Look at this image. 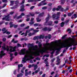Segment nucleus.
Returning a JSON list of instances; mask_svg holds the SVG:
<instances>
[{
  "mask_svg": "<svg viewBox=\"0 0 77 77\" xmlns=\"http://www.w3.org/2000/svg\"><path fill=\"white\" fill-rule=\"evenodd\" d=\"M73 45L74 47V46H76L77 45V42H76L75 40H73L72 42L70 44L69 46H67L66 44L62 45V47H63V48H65L66 50H68V48L70 47H72V46Z\"/></svg>",
  "mask_w": 77,
  "mask_h": 77,
  "instance_id": "nucleus-1",
  "label": "nucleus"
},
{
  "mask_svg": "<svg viewBox=\"0 0 77 77\" xmlns=\"http://www.w3.org/2000/svg\"><path fill=\"white\" fill-rule=\"evenodd\" d=\"M25 57L23 58V59L22 60L23 62L24 63H25L27 60H30V59H34V57L32 56V55H29L28 54H26Z\"/></svg>",
  "mask_w": 77,
  "mask_h": 77,
  "instance_id": "nucleus-2",
  "label": "nucleus"
},
{
  "mask_svg": "<svg viewBox=\"0 0 77 77\" xmlns=\"http://www.w3.org/2000/svg\"><path fill=\"white\" fill-rule=\"evenodd\" d=\"M50 20V16L49 15H48V17L46 18L45 19V20H46L45 23H44V25L45 26H54V24H53V21H49L48 22V21H49V20Z\"/></svg>",
  "mask_w": 77,
  "mask_h": 77,
  "instance_id": "nucleus-3",
  "label": "nucleus"
},
{
  "mask_svg": "<svg viewBox=\"0 0 77 77\" xmlns=\"http://www.w3.org/2000/svg\"><path fill=\"white\" fill-rule=\"evenodd\" d=\"M60 12H58L57 14H54L52 16V18L54 20H59L60 18Z\"/></svg>",
  "mask_w": 77,
  "mask_h": 77,
  "instance_id": "nucleus-4",
  "label": "nucleus"
},
{
  "mask_svg": "<svg viewBox=\"0 0 77 77\" xmlns=\"http://www.w3.org/2000/svg\"><path fill=\"white\" fill-rule=\"evenodd\" d=\"M63 48V47L62 46H61V47L58 48H57L56 47H53L52 48H50V51L53 50V51H55V50H57L58 51H60L61 48Z\"/></svg>",
  "mask_w": 77,
  "mask_h": 77,
  "instance_id": "nucleus-5",
  "label": "nucleus"
},
{
  "mask_svg": "<svg viewBox=\"0 0 77 77\" xmlns=\"http://www.w3.org/2000/svg\"><path fill=\"white\" fill-rule=\"evenodd\" d=\"M39 39H44V36L42 35H40L39 36H35L33 38V40H35V39H38V38Z\"/></svg>",
  "mask_w": 77,
  "mask_h": 77,
  "instance_id": "nucleus-6",
  "label": "nucleus"
},
{
  "mask_svg": "<svg viewBox=\"0 0 77 77\" xmlns=\"http://www.w3.org/2000/svg\"><path fill=\"white\" fill-rule=\"evenodd\" d=\"M9 15H10L9 14L6 16L5 17H3L2 18L3 20H5V21H10V19H9L10 16H9Z\"/></svg>",
  "mask_w": 77,
  "mask_h": 77,
  "instance_id": "nucleus-7",
  "label": "nucleus"
},
{
  "mask_svg": "<svg viewBox=\"0 0 77 77\" xmlns=\"http://www.w3.org/2000/svg\"><path fill=\"white\" fill-rule=\"evenodd\" d=\"M10 48L9 51L12 53V52H14L16 51V49H15V48L13 47H10Z\"/></svg>",
  "mask_w": 77,
  "mask_h": 77,
  "instance_id": "nucleus-8",
  "label": "nucleus"
},
{
  "mask_svg": "<svg viewBox=\"0 0 77 77\" xmlns=\"http://www.w3.org/2000/svg\"><path fill=\"white\" fill-rule=\"evenodd\" d=\"M29 45L31 46V47L32 48V50H36V47H34L33 44H29Z\"/></svg>",
  "mask_w": 77,
  "mask_h": 77,
  "instance_id": "nucleus-9",
  "label": "nucleus"
},
{
  "mask_svg": "<svg viewBox=\"0 0 77 77\" xmlns=\"http://www.w3.org/2000/svg\"><path fill=\"white\" fill-rule=\"evenodd\" d=\"M2 49H3V50H7V51H8L9 50V47L7 46V48H6V46H5V45H4L2 47Z\"/></svg>",
  "mask_w": 77,
  "mask_h": 77,
  "instance_id": "nucleus-10",
  "label": "nucleus"
},
{
  "mask_svg": "<svg viewBox=\"0 0 77 77\" xmlns=\"http://www.w3.org/2000/svg\"><path fill=\"white\" fill-rule=\"evenodd\" d=\"M25 6L24 5H22L20 7V11H21V12H23L25 11V9H24V7Z\"/></svg>",
  "mask_w": 77,
  "mask_h": 77,
  "instance_id": "nucleus-11",
  "label": "nucleus"
},
{
  "mask_svg": "<svg viewBox=\"0 0 77 77\" xmlns=\"http://www.w3.org/2000/svg\"><path fill=\"white\" fill-rule=\"evenodd\" d=\"M25 50H26V49L24 48L23 49H21V52L20 53V54H23V55L25 54L26 52H25Z\"/></svg>",
  "mask_w": 77,
  "mask_h": 77,
  "instance_id": "nucleus-12",
  "label": "nucleus"
},
{
  "mask_svg": "<svg viewBox=\"0 0 77 77\" xmlns=\"http://www.w3.org/2000/svg\"><path fill=\"white\" fill-rule=\"evenodd\" d=\"M47 49H45L43 50H41L39 51L40 53H41L42 54H43L44 53H45V52H47Z\"/></svg>",
  "mask_w": 77,
  "mask_h": 77,
  "instance_id": "nucleus-13",
  "label": "nucleus"
},
{
  "mask_svg": "<svg viewBox=\"0 0 77 77\" xmlns=\"http://www.w3.org/2000/svg\"><path fill=\"white\" fill-rule=\"evenodd\" d=\"M49 42V39H47L46 40V43L45 44L44 46H47V45H50V44L49 43H48Z\"/></svg>",
  "mask_w": 77,
  "mask_h": 77,
  "instance_id": "nucleus-14",
  "label": "nucleus"
},
{
  "mask_svg": "<svg viewBox=\"0 0 77 77\" xmlns=\"http://www.w3.org/2000/svg\"><path fill=\"white\" fill-rule=\"evenodd\" d=\"M25 15V14H24V13H22L19 16H18L17 17V20H18V19H19V18H22V16H24Z\"/></svg>",
  "mask_w": 77,
  "mask_h": 77,
  "instance_id": "nucleus-15",
  "label": "nucleus"
},
{
  "mask_svg": "<svg viewBox=\"0 0 77 77\" xmlns=\"http://www.w3.org/2000/svg\"><path fill=\"white\" fill-rule=\"evenodd\" d=\"M23 65L22 64H19L18 65V71L20 70V68L21 67H23Z\"/></svg>",
  "mask_w": 77,
  "mask_h": 77,
  "instance_id": "nucleus-16",
  "label": "nucleus"
},
{
  "mask_svg": "<svg viewBox=\"0 0 77 77\" xmlns=\"http://www.w3.org/2000/svg\"><path fill=\"white\" fill-rule=\"evenodd\" d=\"M13 54H10V60L11 61H12V60L14 58V57H13Z\"/></svg>",
  "mask_w": 77,
  "mask_h": 77,
  "instance_id": "nucleus-17",
  "label": "nucleus"
},
{
  "mask_svg": "<svg viewBox=\"0 0 77 77\" xmlns=\"http://www.w3.org/2000/svg\"><path fill=\"white\" fill-rule=\"evenodd\" d=\"M23 75V74L22 73H21L20 74H17V77H22Z\"/></svg>",
  "mask_w": 77,
  "mask_h": 77,
  "instance_id": "nucleus-18",
  "label": "nucleus"
},
{
  "mask_svg": "<svg viewBox=\"0 0 77 77\" xmlns=\"http://www.w3.org/2000/svg\"><path fill=\"white\" fill-rule=\"evenodd\" d=\"M14 2H15V1H11L10 2L11 4H10V5L12 6V5H14Z\"/></svg>",
  "mask_w": 77,
  "mask_h": 77,
  "instance_id": "nucleus-19",
  "label": "nucleus"
},
{
  "mask_svg": "<svg viewBox=\"0 0 77 77\" xmlns=\"http://www.w3.org/2000/svg\"><path fill=\"white\" fill-rule=\"evenodd\" d=\"M47 27H45L44 28H43L42 29V30L43 31H44V32H46L47 30Z\"/></svg>",
  "mask_w": 77,
  "mask_h": 77,
  "instance_id": "nucleus-20",
  "label": "nucleus"
},
{
  "mask_svg": "<svg viewBox=\"0 0 77 77\" xmlns=\"http://www.w3.org/2000/svg\"><path fill=\"white\" fill-rule=\"evenodd\" d=\"M60 24H61L60 26L62 27H63V26H64V24H65V23L63 22H62Z\"/></svg>",
  "mask_w": 77,
  "mask_h": 77,
  "instance_id": "nucleus-21",
  "label": "nucleus"
},
{
  "mask_svg": "<svg viewBox=\"0 0 77 77\" xmlns=\"http://www.w3.org/2000/svg\"><path fill=\"white\" fill-rule=\"evenodd\" d=\"M28 50H29V51H29L28 50H27L26 51V53L27 54H28V53H30V52H32V51H31V50H30V48H29Z\"/></svg>",
  "mask_w": 77,
  "mask_h": 77,
  "instance_id": "nucleus-22",
  "label": "nucleus"
},
{
  "mask_svg": "<svg viewBox=\"0 0 77 77\" xmlns=\"http://www.w3.org/2000/svg\"><path fill=\"white\" fill-rule=\"evenodd\" d=\"M61 5H63L64 3H65V0H61Z\"/></svg>",
  "mask_w": 77,
  "mask_h": 77,
  "instance_id": "nucleus-23",
  "label": "nucleus"
},
{
  "mask_svg": "<svg viewBox=\"0 0 77 77\" xmlns=\"http://www.w3.org/2000/svg\"><path fill=\"white\" fill-rule=\"evenodd\" d=\"M44 14V13L42 12L41 14H39V17H43Z\"/></svg>",
  "mask_w": 77,
  "mask_h": 77,
  "instance_id": "nucleus-24",
  "label": "nucleus"
},
{
  "mask_svg": "<svg viewBox=\"0 0 77 77\" xmlns=\"http://www.w3.org/2000/svg\"><path fill=\"white\" fill-rule=\"evenodd\" d=\"M51 29H52V28H47V31H48V32H50V31L51 30Z\"/></svg>",
  "mask_w": 77,
  "mask_h": 77,
  "instance_id": "nucleus-25",
  "label": "nucleus"
},
{
  "mask_svg": "<svg viewBox=\"0 0 77 77\" xmlns=\"http://www.w3.org/2000/svg\"><path fill=\"white\" fill-rule=\"evenodd\" d=\"M55 60V58H53V59H52L51 60V65H53V62H54V61Z\"/></svg>",
  "mask_w": 77,
  "mask_h": 77,
  "instance_id": "nucleus-26",
  "label": "nucleus"
},
{
  "mask_svg": "<svg viewBox=\"0 0 77 77\" xmlns=\"http://www.w3.org/2000/svg\"><path fill=\"white\" fill-rule=\"evenodd\" d=\"M5 55H6V54H5V53H4L3 55L0 54V59H2V57L4 56H5Z\"/></svg>",
  "mask_w": 77,
  "mask_h": 77,
  "instance_id": "nucleus-27",
  "label": "nucleus"
},
{
  "mask_svg": "<svg viewBox=\"0 0 77 77\" xmlns=\"http://www.w3.org/2000/svg\"><path fill=\"white\" fill-rule=\"evenodd\" d=\"M15 4L16 5H18V4H19V1L18 0H17L16 1H15Z\"/></svg>",
  "mask_w": 77,
  "mask_h": 77,
  "instance_id": "nucleus-28",
  "label": "nucleus"
},
{
  "mask_svg": "<svg viewBox=\"0 0 77 77\" xmlns=\"http://www.w3.org/2000/svg\"><path fill=\"white\" fill-rule=\"evenodd\" d=\"M36 20L37 22H40V21H41V19L39 20V17L37 18Z\"/></svg>",
  "mask_w": 77,
  "mask_h": 77,
  "instance_id": "nucleus-29",
  "label": "nucleus"
},
{
  "mask_svg": "<svg viewBox=\"0 0 77 77\" xmlns=\"http://www.w3.org/2000/svg\"><path fill=\"white\" fill-rule=\"evenodd\" d=\"M35 23V22L34 21H33L32 22H30L29 23V24L30 25H32V24H33Z\"/></svg>",
  "mask_w": 77,
  "mask_h": 77,
  "instance_id": "nucleus-30",
  "label": "nucleus"
},
{
  "mask_svg": "<svg viewBox=\"0 0 77 77\" xmlns=\"http://www.w3.org/2000/svg\"><path fill=\"white\" fill-rule=\"evenodd\" d=\"M41 42H39L38 43V47L39 48H41V47H42V45L41 44Z\"/></svg>",
  "mask_w": 77,
  "mask_h": 77,
  "instance_id": "nucleus-31",
  "label": "nucleus"
},
{
  "mask_svg": "<svg viewBox=\"0 0 77 77\" xmlns=\"http://www.w3.org/2000/svg\"><path fill=\"white\" fill-rule=\"evenodd\" d=\"M45 2V0H44L42 1L40 3L41 4V5L42 6H43V4H44V3Z\"/></svg>",
  "mask_w": 77,
  "mask_h": 77,
  "instance_id": "nucleus-32",
  "label": "nucleus"
},
{
  "mask_svg": "<svg viewBox=\"0 0 77 77\" xmlns=\"http://www.w3.org/2000/svg\"><path fill=\"white\" fill-rule=\"evenodd\" d=\"M65 63H64L62 66H60L59 68H62V67H63V66H65Z\"/></svg>",
  "mask_w": 77,
  "mask_h": 77,
  "instance_id": "nucleus-33",
  "label": "nucleus"
},
{
  "mask_svg": "<svg viewBox=\"0 0 77 77\" xmlns=\"http://www.w3.org/2000/svg\"><path fill=\"white\" fill-rule=\"evenodd\" d=\"M45 56H46V57H49V54H45L43 56V57H45Z\"/></svg>",
  "mask_w": 77,
  "mask_h": 77,
  "instance_id": "nucleus-34",
  "label": "nucleus"
},
{
  "mask_svg": "<svg viewBox=\"0 0 77 77\" xmlns=\"http://www.w3.org/2000/svg\"><path fill=\"white\" fill-rule=\"evenodd\" d=\"M66 36H67V35H65L63 36L61 38V39H64L65 38V37H66Z\"/></svg>",
  "mask_w": 77,
  "mask_h": 77,
  "instance_id": "nucleus-35",
  "label": "nucleus"
},
{
  "mask_svg": "<svg viewBox=\"0 0 77 77\" xmlns=\"http://www.w3.org/2000/svg\"><path fill=\"white\" fill-rule=\"evenodd\" d=\"M34 70H36V69H37V68H38V67L37 66V65H35L34 66Z\"/></svg>",
  "mask_w": 77,
  "mask_h": 77,
  "instance_id": "nucleus-36",
  "label": "nucleus"
},
{
  "mask_svg": "<svg viewBox=\"0 0 77 77\" xmlns=\"http://www.w3.org/2000/svg\"><path fill=\"white\" fill-rule=\"evenodd\" d=\"M29 14L31 17H33V16H35V14L34 13L32 14V13H30Z\"/></svg>",
  "mask_w": 77,
  "mask_h": 77,
  "instance_id": "nucleus-37",
  "label": "nucleus"
},
{
  "mask_svg": "<svg viewBox=\"0 0 77 77\" xmlns=\"http://www.w3.org/2000/svg\"><path fill=\"white\" fill-rule=\"evenodd\" d=\"M35 33H37V32H39V30H36L35 29H34V31Z\"/></svg>",
  "mask_w": 77,
  "mask_h": 77,
  "instance_id": "nucleus-38",
  "label": "nucleus"
},
{
  "mask_svg": "<svg viewBox=\"0 0 77 77\" xmlns=\"http://www.w3.org/2000/svg\"><path fill=\"white\" fill-rule=\"evenodd\" d=\"M47 7H43L42 8V9H43V10H45V9H47Z\"/></svg>",
  "mask_w": 77,
  "mask_h": 77,
  "instance_id": "nucleus-39",
  "label": "nucleus"
},
{
  "mask_svg": "<svg viewBox=\"0 0 77 77\" xmlns=\"http://www.w3.org/2000/svg\"><path fill=\"white\" fill-rule=\"evenodd\" d=\"M6 5H7V4H4L3 5V6L2 7V8H5L6 6Z\"/></svg>",
  "mask_w": 77,
  "mask_h": 77,
  "instance_id": "nucleus-40",
  "label": "nucleus"
},
{
  "mask_svg": "<svg viewBox=\"0 0 77 77\" xmlns=\"http://www.w3.org/2000/svg\"><path fill=\"white\" fill-rule=\"evenodd\" d=\"M75 5H76V4H75V3H73V5H72L71 7H72V8H73V7H74V6H75Z\"/></svg>",
  "mask_w": 77,
  "mask_h": 77,
  "instance_id": "nucleus-41",
  "label": "nucleus"
},
{
  "mask_svg": "<svg viewBox=\"0 0 77 77\" xmlns=\"http://www.w3.org/2000/svg\"><path fill=\"white\" fill-rule=\"evenodd\" d=\"M54 24H58L59 23V21L57 20H55L54 21Z\"/></svg>",
  "mask_w": 77,
  "mask_h": 77,
  "instance_id": "nucleus-42",
  "label": "nucleus"
},
{
  "mask_svg": "<svg viewBox=\"0 0 77 77\" xmlns=\"http://www.w3.org/2000/svg\"><path fill=\"white\" fill-rule=\"evenodd\" d=\"M48 37L49 39H51V36L50 35H48Z\"/></svg>",
  "mask_w": 77,
  "mask_h": 77,
  "instance_id": "nucleus-43",
  "label": "nucleus"
},
{
  "mask_svg": "<svg viewBox=\"0 0 77 77\" xmlns=\"http://www.w3.org/2000/svg\"><path fill=\"white\" fill-rule=\"evenodd\" d=\"M57 62H59V61H60V58L57 57Z\"/></svg>",
  "mask_w": 77,
  "mask_h": 77,
  "instance_id": "nucleus-44",
  "label": "nucleus"
},
{
  "mask_svg": "<svg viewBox=\"0 0 77 77\" xmlns=\"http://www.w3.org/2000/svg\"><path fill=\"white\" fill-rule=\"evenodd\" d=\"M71 13H68V15L69 17H71V15H72V14H71Z\"/></svg>",
  "mask_w": 77,
  "mask_h": 77,
  "instance_id": "nucleus-45",
  "label": "nucleus"
},
{
  "mask_svg": "<svg viewBox=\"0 0 77 77\" xmlns=\"http://www.w3.org/2000/svg\"><path fill=\"white\" fill-rule=\"evenodd\" d=\"M64 63H65V64H66V63H68V59H66L65 61V62Z\"/></svg>",
  "mask_w": 77,
  "mask_h": 77,
  "instance_id": "nucleus-46",
  "label": "nucleus"
},
{
  "mask_svg": "<svg viewBox=\"0 0 77 77\" xmlns=\"http://www.w3.org/2000/svg\"><path fill=\"white\" fill-rule=\"evenodd\" d=\"M25 26V23H23L21 25H20V26L22 27H24Z\"/></svg>",
  "mask_w": 77,
  "mask_h": 77,
  "instance_id": "nucleus-47",
  "label": "nucleus"
},
{
  "mask_svg": "<svg viewBox=\"0 0 77 77\" xmlns=\"http://www.w3.org/2000/svg\"><path fill=\"white\" fill-rule=\"evenodd\" d=\"M48 6H52V3H50L48 4Z\"/></svg>",
  "mask_w": 77,
  "mask_h": 77,
  "instance_id": "nucleus-48",
  "label": "nucleus"
},
{
  "mask_svg": "<svg viewBox=\"0 0 77 77\" xmlns=\"http://www.w3.org/2000/svg\"><path fill=\"white\" fill-rule=\"evenodd\" d=\"M2 2L4 3H7L8 2V0H2Z\"/></svg>",
  "mask_w": 77,
  "mask_h": 77,
  "instance_id": "nucleus-49",
  "label": "nucleus"
},
{
  "mask_svg": "<svg viewBox=\"0 0 77 77\" xmlns=\"http://www.w3.org/2000/svg\"><path fill=\"white\" fill-rule=\"evenodd\" d=\"M61 8H62V6H61V5H59L58 6V8L59 9H61Z\"/></svg>",
  "mask_w": 77,
  "mask_h": 77,
  "instance_id": "nucleus-50",
  "label": "nucleus"
},
{
  "mask_svg": "<svg viewBox=\"0 0 77 77\" xmlns=\"http://www.w3.org/2000/svg\"><path fill=\"white\" fill-rule=\"evenodd\" d=\"M25 76H27L29 75V72H25Z\"/></svg>",
  "mask_w": 77,
  "mask_h": 77,
  "instance_id": "nucleus-51",
  "label": "nucleus"
},
{
  "mask_svg": "<svg viewBox=\"0 0 77 77\" xmlns=\"http://www.w3.org/2000/svg\"><path fill=\"white\" fill-rule=\"evenodd\" d=\"M35 60H41V59H40V58L37 57L35 58Z\"/></svg>",
  "mask_w": 77,
  "mask_h": 77,
  "instance_id": "nucleus-52",
  "label": "nucleus"
},
{
  "mask_svg": "<svg viewBox=\"0 0 77 77\" xmlns=\"http://www.w3.org/2000/svg\"><path fill=\"white\" fill-rule=\"evenodd\" d=\"M61 20L62 21H63L65 20V18L64 17H62L61 18Z\"/></svg>",
  "mask_w": 77,
  "mask_h": 77,
  "instance_id": "nucleus-53",
  "label": "nucleus"
},
{
  "mask_svg": "<svg viewBox=\"0 0 77 77\" xmlns=\"http://www.w3.org/2000/svg\"><path fill=\"white\" fill-rule=\"evenodd\" d=\"M24 2H25V0H23L21 3V5H23V4L24 3Z\"/></svg>",
  "mask_w": 77,
  "mask_h": 77,
  "instance_id": "nucleus-54",
  "label": "nucleus"
},
{
  "mask_svg": "<svg viewBox=\"0 0 77 77\" xmlns=\"http://www.w3.org/2000/svg\"><path fill=\"white\" fill-rule=\"evenodd\" d=\"M1 54H2V55H3V54H4V51H1Z\"/></svg>",
  "mask_w": 77,
  "mask_h": 77,
  "instance_id": "nucleus-55",
  "label": "nucleus"
},
{
  "mask_svg": "<svg viewBox=\"0 0 77 77\" xmlns=\"http://www.w3.org/2000/svg\"><path fill=\"white\" fill-rule=\"evenodd\" d=\"M14 28H17L18 27V25H14Z\"/></svg>",
  "mask_w": 77,
  "mask_h": 77,
  "instance_id": "nucleus-56",
  "label": "nucleus"
},
{
  "mask_svg": "<svg viewBox=\"0 0 77 77\" xmlns=\"http://www.w3.org/2000/svg\"><path fill=\"white\" fill-rule=\"evenodd\" d=\"M59 52L58 51H57L56 52V54H55V56H57V55H58V54H59Z\"/></svg>",
  "mask_w": 77,
  "mask_h": 77,
  "instance_id": "nucleus-57",
  "label": "nucleus"
},
{
  "mask_svg": "<svg viewBox=\"0 0 77 77\" xmlns=\"http://www.w3.org/2000/svg\"><path fill=\"white\" fill-rule=\"evenodd\" d=\"M56 8H54L52 9V11L53 12H55V11H56Z\"/></svg>",
  "mask_w": 77,
  "mask_h": 77,
  "instance_id": "nucleus-58",
  "label": "nucleus"
},
{
  "mask_svg": "<svg viewBox=\"0 0 77 77\" xmlns=\"http://www.w3.org/2000/svg\"><path fill=\"white\" fill-rule=\"evenodd\" d=\"M34 8H35V6H32L31 7H30V9H31V10H32V9H33Z\"/></svg>",
  "mask_w": 77,
  "mask_h": 77,
  "instance_id": "nucleus-59",
  "label": "nucleus"
},
{
  "mask_svg": "<svg viewBox=\"0 0 77 77\" xmlns=\"http://www.w3.org/2000/svg\"><path fill=\"white\" fill-rule=\"evenodd\" d=\"M17 55H18V53L17 52H16L14 53V56H16Z\"/></svg>",
  "mask_w": 77,
  "mask_h": 77,
  "instance_id": "nucleus-60",
  "label": "nucleus"
},
{
  "mask_svg": "<svg viewBox=\"0 0 77 77\" xmlns=\"http://www.w3.org/2000/svg\"><path fill=\"white\" fill-rule=\"evenodd\" d=\"M43 73V72L42 71H41L39 72V74L40 75H41Z\"/></svg>",
  "mask_w": 77,
  "mask_h": 77,
  "instance_id": "nucleus-61",
  "label": "nucleus"
},
{
  "mask_svg": "<svg viewBox=\"0 0 77 77\" xmlns=\"http://www.w3.org/2000/svg\"><path fill=\"white\" fill-rule=\"evenodd\" d=\"M12 36V35H8V38H11Z\"/></svg>",
  "mask_w": 77,
  "mask_h": 77,
  "instance_id": "nucleus-62",
  "label": "nucleus"
},
{
  "mask_svg": "<svg viewBox=\"0 0 77 77\" xmlns=\"http://www.w3.org/2000/svg\"><path fill=\"white\" fill-rule=\"evenodd\" d=\"M34 26H38V23H35L34 24Z\"/></svg>",
  "mask_w": 77,
  "mask_h": 77,
  "instance_id": "nucleus-63",
  "label": "nucleus"
},
{
  "mask_svg": "<svg viewBox=\"0 0 77 77\" xmlns=\"http://www.w3.org/2000/svg\"><path fill=\"white\" fill-rule=\"evenodd\" d=\"M29 20H30V18H27L26 19V21H29Z\"/></svg>",
  "mask_w": 77,
  "mask_h": 77,
  "instance_id": "nucleus-64",
  "label": "nucleus"
}]
</instances>
